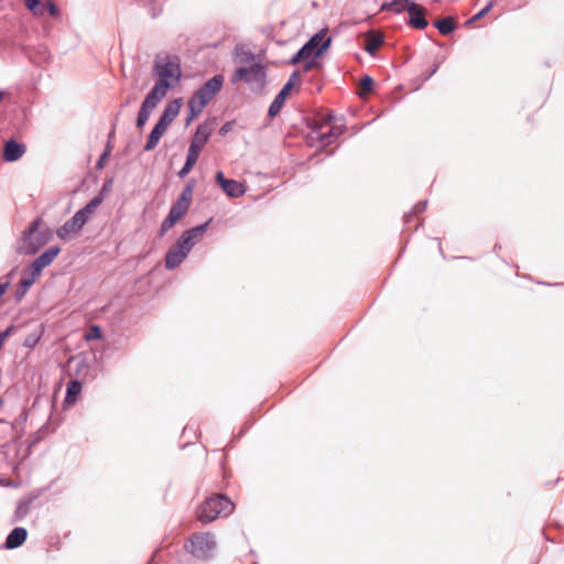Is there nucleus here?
<instances>
[{
  "label": "nucleus",
  "mask_w": 564,
  "mask_h": 564,
  "mask_svg": "<svg viewBox=\"0 0 564 564\" xmlns=\"http://www.w3.org/2000/svg\"><path fill=\"white\" fill-rule=\"evenodd\" d=\"M152 75L154 85L147 93L160 100L174 89L182 80L183 72L178 55H156L153 61Z\"/></svg>",
  "instance_id": "obj_1"
},
{
  "label": "nucleus",
  "mask_w": 564,
  "mask_h": 564,
  "mask_svg": "<svg viewBox=\"0 0 564 564\" xmlns=\"http://www.w3.org/2000/svg\"><path fill=\"white\" fill-rule=\"evenodd\" d=\"M54 237L52 228L44 223L42 217H35L28 224L17 241L15 252L18 254L34 256L42 247L47 245Z\"/></svg>",
  "instance_id": "obj_2"
},
{
  "label": "nucleus",
  "mask_w": 564,
  "mask_h": 564,
  "mask_svg": "<svg viewBox=\"0 0 564 564\" xmlns=\"http://www.w3.org/2000/svg\"><path fill=\"white\" fill-rule=\"evenodd\" d=\"M230 83L232 85L238 83L247 84L252 94L262 96L265 94L269 85L268 67L263 63L236 67L231 75Z\"/></svg>",
  "instance_id": "obj_3"
},
{
  "label": "nucleus",
  "mask_w": 564,
  "mask_h": 564,
  "mask_svg": "<svg viewBox=\"0 0 564 564\" xmlns=\"http://www.w3.org/2000/svg\"><path fill=\"white\" fill-rule=\"evenodd\" d=\"M235 510V503L226 494L207 497L196 509V518L202 523H210L219 517H228Z\"/></svg>",
  "instance_id": "obj_4"
},
{
  "label": "nucleus",
  "mask_w": 564,
  "mask_h": 564,
  "mask_svg": "<svg viewBox=\"0 0 564 564\" xmlns=\"http://www.w3.org/2000/svg\"><path fill=\"white\" fill-rule=\"evenodd\" d=\"M380 10L406 13L404 22L412 29L425 30L429 26L426 9L420 2H381Z\"/></svg>",
  "instance_id": "obj_5"
},
{
  "label": "nucleus",
  "mask_w": 564,
  "mask_h": 564,
  "mask_svg": "<svg viewBox=\"0 0 564 564\" xmlns=\"http://www.w3.org/2000/svg\"><path fill=\"white\" fill-rule=\"evenodd\" d=\"M216 546V538L212 532H195L184 543V550L202 561L212 560Z\"/></svg>",
  "instance_id": "obj_6"
},
{
  "label": "nucleus",
  "mask_w": 564,
  "mask_h": 564,
  "mask_svg": "<svg viewBox=\"0 0 564 564\" xmlns=\"http://www.w3.org/2000/svg\"><path fill=\"white\" fill-rule=\"evenodd\" d=\"M328 26L322 28L319 31L314 33L289 59L290 65H297L307 57L313 56L317 50L327 41H329V47L332 46V36H326Z\"/></svg>",
  "instance_id": "obj_7"
},
{
  "label": "nucleus",
  "mask_w": 564,
  "mask_h": 564,
  "mask_svg": "<svg viewBox=\"0 0 564 564\" xmlns=\"http://www.w3.org/2000/svg\"><path fill=\"white\" fill-rule=\"evenodd\" d=\"M301 82L302 79L300 77L299 70H294L290 75L289 79L284 83L282 88L279 90V93L275 95L268 108L267 118L270 121L281 112L291 91L300 89Z\"/></svg>",
  "instance_id": "obj_8"
},
{
  "label": "nucleus",
  "mask_w": 564,
  "mask_h": 564,
  "mask_svg": "<svg viewBox=\"0 0 564 564\" xmlns=\"http://www.w3.org/2000/svg\"><path fill=\"white\" fill-rule=\"evenodd\" d=\"M225 76L223 74H215L206 82H204L191 96V98L207 107L215 96L223 89Z\"/></svg>",
  "instance_id": "obj_9"
},
{
  "label": "nucleus",
  "mask_w": 564,
  "mask_h": 564,
  "mask_svg": "<svg viewBox=\"0 0 564 564\" xmlns=\"http://www.w3.org/2000/svg\"><path fill=\"white\" fill-rule=\"evenodd\" d=\"M194 247L181 235L169 248L164 257V267L172 271L182 264Z\"/></svg>",
  "instance_id": "obj_10"
},
{
  "label": "nucleus",
  "mask_w": 564,
  "mask_h": 564,
  "mask_svg": "<svg viewBox=\"0 0 564 564\" xmlns=\"http://www.w3.org/2000/svg\"><path fill=\"white\" fill-rule=\"evenodd\" d=\"M216 117H209L198 123L195 128L189 145H194V148L196 147L198 150L203 151L214 132V124L216 123Z\"/></svg>",
  "instance_id": "obj_11"
},
{
  "label": "nucleus",
  "mask_w": 564,
  "mask_h": 564,
  "mask_svg": "<svg viewBox=\"0 0 564 564\" xmlns=\"http://www.w3.org/2000/svg\"><path fill=\"white\" fill-rule=\"evenodd\" d=\"M343 131L344 128H338L336 126L330 127L326 132H323L322 127L318 124H316L315 128H312V131L308 134V138L312 141V145H314V142L321 144L319 150L312 158L317 155L321 151H324L327 145H329L343 133Z\"/></svg>",
  "instance_id": "obj_12"
},
{
  "label": "nucleus",
  "mask_w": 564,
  "mask_h": 564,
  "mask_svg": "<svg viewBox=\"0 0 564 564\" xmlns=\"http://www.w3.org/2000/svg\"><path fill=\"white\" fill-rule=\"evenodd\" d=\"M215 182L230 198H239L246 194L245 184L234 178H227L223 171L215 173Z\"/></svg>",
  "instance_id": "obj_13"
},
{
  "label": "nucleus",
  "mask_w": 564,
  "mask_h": 564,
  "mask_svg": "<svg viewBox=\"0 0 564 564\" xmlns=\"http://www.w3.org/2000/svg\"><path fill=\"white\" fill-rule=\"evenodd\" d=\"M162 100L147 94L140 105L139 111L135 118V127L142 130L149 121L151 113L158 107Z\"/></svg>",
  "instance_id": "obj_14"
},
{
  "label": "nucleus",
  "mask_w": 564,
  "mask_h": 564,
  "mask_svg": "<svg viewBox=\"0 0 564 564\" xmlns=\"http://www.w3.org/2000/svg\"><path fill=\"white\" fill-rule=\"evenodd\" d=\"M183 102L184 100L182 97H176L170 100L163 108L156 121L169 128L180 115Z\"/></svg>",
  "instance_id": "obj_15"
},
{
  "label": "nucleus",
  "mask_w": 564,
  "mask_h": 564,
  "mask_svg": "<svg viewBox=\"0 0 564 564\" xmlns=\"http://www.w3.org/2000/svg\"><path fill=\"white\" fill-rule=\"evenodd\" d=\"M25 152L26 145L24 142L10 138L4 142L2 155L6 162L12 163L20 160Z\"/></svg>",
  "instance_id": "obj_16"
},
{
  "label": "nucleus",
  "mask_w": 564,
  "mask_h": 564,
  "mask_svg": "<svg viewBox=\"0 0 564 564\" xmlns=\"http://www.w3.org/2000/svg\"><path fill=\"white\" fill-rule=\"evenodd\" d=\"M84 228L79 219L73 215L61 227L56 229V236L64 241L70 239L72 235H78Z\"/></svg>",
  "instance_id": "obj_17"
},
{
  "label": "nucleus",
  "mask_w": 564,
  "mask_h": 564,
  "mask_svg": "<svg viewBox=\"0 0 564 564\" xmlns=\"http://www.w3.org/2000/svg\"><path fill=\"white\" fill-rule=\"evenodd\" d=\"M28 539V530L23 527H14L7 535L1 549L14 550L20 547Z\"/></svg>",
  "instance_id": "obj_18"
},
{
  "label": "nucleus",
  "mask_w": 564,
  "mask_h": 564,
  "mask_svg": "<svg viewBox=\"0 0 564 564\" xmlns=\"http://www.w3.org/2000/svg\"><path fill=\"white\" fill-rule=\"evenodd\" d=\"M364 36H365L367 43L362 46V50L366 53H368L371 57L376 58L378 56L377 55L378 48L381 47L382 45H384V43H386L384 37L373 29L368 30L364 34Z\"/></svg>",
  "instance_id": "obj_19"
},
{
  "label": "nucleus",
  "mask_w": 564,
  "mask_h": 564,
  "mask_svg": "<svg viewBox=\"0 0 564 564\" xmlns=\"http://www.w3.org/2000/svg\"><path fill=\"white\" fill-rule=\"evenodd\" d=\"M83 381L80 379H72L66 384L65 398H64V406H73L77 403L82 391H83Z\"/></svg>",
  "instance_id": "obj_20"
},
{
  "label": "nucleus",
  "mask_w": 564,
  "mask_h": 564,
  "mask_svg": "<svg viewBox=\"0 0 564 564\" xmlns=\"http://www.w3.org/2000/svg\"><path fill=\"white\" fill-rule=\"evenodd\" d=\"M214 217H209L206 221L187 228L181 235L193 246L197 243L198 239L204 236V234L208 230L210 224L213 223Z\"/></svg>",
  "instance_id": "obj_21"
},
{
  "label": "nucleus",
  "mask_w": 564,
  "mask_h": 564,
  "mask_svg": "<svg viewBox=\"0 0 564 564\" xmlns=\"http://www.w3.org/2000/svg\"><path fill=\"white\" fill-rule=\"evenodd\" d=\"M329 50V41L325 42L318 50L317 52L311 56V57H307L305 58L304 61H302L304 64H303V72L304 73H307L314 68H317V67H322L323 64L322 62L319 61L321 57H323Z\"/></svg>",
  "instance_id": "obj_22"
},
{
  "label": "nucleus",
  "mask_w": 564,
  "mask_h": 564,
  "mask_svg": "<svg viewBox=\"0 0 564 564\" xmlns=\"http://www.w3.org/2000/svg\"><path fill=\"white\" fill-rule=\"evenodd\" d=\"M433 25L442 35H449L453 32H455L458 28H460L457 18L453 15H447L444 19L437 20L433 23Z\"/></svg>",
  "instance_id": "obj_23"
},
{
  "label": "nucleus",
  "mask_w": 564,
  "mask_h": 564,
  "mask_svg": "<svg viewBox=\"0 0 564 564\" xmlns=\"http://www.w3.org/2000/svg\"><path fill=\"white\" fill-rule=\"evenodd\" d=\"M37 498V496L22 497L18 503L13 513L12 522L22 521L30 512L31 505Z\"/></svg>",
  "instance_id": "obj_24"
},
{
  "label": "nucleus",
  "mask_w": 564,
  "mask_h": 564,
  "mask_svg": "<svg viewBox=\"0 0 564 564\" xmlns=\"http://www.w3.org/2000/svg\"><path fill=\"white\" fill-rule=\"evenodd\" d=\"M61 247L58 245L50 246L42 253H40L35 260L43 269L51 265L56 257L61 253Z\"/></svg>",
  "instance_id": "obj_25"
},
{
  "label": "nucleus",
  "mask_w": 564,
  "mask_h": 564,
  "mask_svg": "<svg viewBox=\"0 0 564 564\" xmlns=\"http://www.w3.org/2000/svg\"><path fill=\"white\" fill-rule=\"evenodd\" d=\"M192 202V198L180 194L176 200L172 203L169 212L182 219L189 209Z\"/></svg>",
  "instance_id": "obj_26"
},
{
  "label": "nucleus",
  "mask_w": 564,
  "mask_h": 564,
  "mask_svg": "<svg viewBox=\"0 0 564 564\" xmlns=\"http://www.w3.org/2000/svg\"><path fill=\"white\" fill-rule=\"evenodd\" d=\"M235 54L240 63L248 64V66H251L256 63H262L258 55H256L250 50H247L243 45H236Z\"/></svg>",
  "instance_id": "obj_27"
},
{
  "label": "nucleus",
  "mask_w": 564,
  "mask_h": 564,
  "mask_svg": "<svg viewBox=\"0 0 564 564\" xmlns=\"http://www.w3.org/2000/svg\"><path fill=\"white\" fill-rule=\"evenodd\" d=\"M205 108L206 107H202L198 101L189 97L187 100L185 128L189 127Z\"/></svg>",
  "instance_id": "obj_28"
},
{
  "label": "nucleus",
  "mask_w": 564,
  "mask_h": 564,
  "mask_svg": "<svg viewBox=\"0 0 564 564\" xmlns=\"http://www.w3.org/2000/svg\"><path fill=\"white\" fill-rule=\"evenodd\" d=\"M45 333V327L43 324L37 325L23 340V346L30 349H33L37 346L41 338Z\"/></svg>",
  "instance_id": "obj_29"
},
{
  "label": "nucleus",
  "mask_w": 564,
  "mask_h": 564,
  "mask_svg": "<svg viewBox=\"0 0 564 564\" xmlns=\"http://www.w3.org/2000/svg\"><path fill=\"white\" fill-rule=\"evenodd\" d=\"M43 268L35 260H32L24 269L22 276L29 279L31 282L35 283L36 280L42 275Z\"/></svg>",
  "instance_id": "obj_30"
},
{
  "label": "nucleus",
  "mask_w": 564,
  "mask_h": 564,
  "mask_svg": "<svg viewBox=\"0 0 564 564\" xmlns=\"http://www.w3.org/2000/svg\"><path fill=\"white\" fill-rule=\"evenodd\" d=\"M180 220L178 217L169 212L160 225L158 236L160 238L164 237Z\"/></svg>",
  "instance_id": "obj_31"
},
{
  "label": "nucleus",
  "mask_w": 564,
  "mask_h": 564,
  "mask_svg": "<svg viewBox=\"0 0 564 564\" xmlns=\"http://www.w3.org/2000/svg\"><path fill=\"white\" fill-rule=\"evenodd\" d=\"M33 284L29 279L22 276L14 289V301L17 303L21 302Z\"/></svg>",
  "instance_id": "obj_32"
},
{
  "label": "nucleus",
  "mask_w": 564,
  "mask_h": 564,
  "mask_svg": "<svg viewBox=\"0 0 564 564\" xmlns=\"http://www.w3.org/2000/svg\"><path fill=\"white\" fill-rule=\"evenodd\" d=\"M427 199H422L417 202L409 212H406L403 216L404 225L408 226L417 214H421L426 210Z\"/></svg>",
  "instance_id": "obj_33"
},
{
  "label": "nucleus",
  "mask_w": 564,
  "mask_h": 564,
  "mask_svg": "<svg viewBox=\"0 0 564 564\" xmlns=\"http://www.w3.org/2000/svg\"><path fill=\"white\" fill-rule=\"evenodd\" d=\"M84 339L89 343V341H94V340H101L104 339V329L100 325H97V324H93L91 326H89L85 334H84Z\"/></svg>",
  "instance_id": "obj_34"
},
{
  "label": "nucleus",
  "mask_w": 564,
  "mask_h": 564,
  "mask_svg": "<svg viewBox=\"0 0 564 564\" xmlns=\"http://www.w3.org/2000/svg\"><path fill=\"white\" fill-rule=\"evenodd\" d=\"M26 9L36 18L45 17L46 4H55V2H24Z\"/></svg>",
  "instance_id": "obj_35"
},
{
  "label": "nucleus",
  "mask_w": 564,
  "mask_h": 564,
  "mask_svg": "<svg viewBox=\"0 0 564 564\" xmlns=\"http://www.w3.org/2000/svg\"><path fill=\"white\" fill-rule=\"evenodd\" d=\"M112 150H113V144L110 142V140H107L104 151L101 152L98 160L96 161V164H95L96 170L100 171L105 167L106 162L111 156Z\"/></svg>",
  "instance_id": "obj_36"
},
{
  "label": "nucleus",
  "mask_w": 564,
  "mask_h": 564,
  "mask_svg": "<svg viewBox=\"0 0 564 564\" xmlns=\"http://www.w3.org/2000/svg\"><path fill=\"white\" fill-rule=\"evenodd\" d=\"M55 429H50V423L46 422L44 425H42L29 440V447L35 446L37 443H40L46 434L50 432H53Z\"/></svg>",
  "instance_id": "obj_37"
},
{
  "label": "nucleus",
  "mask_w": 564,
  "mask_h": 564,
  "mask_svg": "<svg viewBox=\"0 0 564 564\" xmlns=\"http://www.w3.org/2000/svg\"><path fill=\"white\" fill-rule=\"evenodd\" d=\"M142 9L152 18L156 19L163 13L162 2H141Z\"/></svg>",
  "instance_id": "obj_38"
},
{
  "label": "nucleus",
  "mask_w": 564,
  "mask_h": 564,
  "mask_svg": "<svg viewBox=\"0 0 564 564\" xmlns=\"http://www.w3.org/2000/svg\"><path fill=\"white\" fill-rule=\"evenodd\" d=\"M495 4H496V2H487V4L484 8H481L478 12H476L464 24L466 26H468V25H471L473 23H475L476 21L482 19L486 14H488L491 11V9L494 8Z\"/></svg>",
  "instance_id": "obj_39"
},
{
  "label": "nucleus",
  "mask_w": 564,
  "mask_h": 564,
  "mask_svg": "<svg viewBox=\"0 0 564 564\" xmlns=\"http://www.w3.org/2000/svg\"><path fill=\"white\" fill-rule=\"evenodd\" d=\"M359 85L365 93H372L376 87V82L372 76L365 74L360 77Z\"/></svg>",
  "instance_id": "obj_40"
},
{
  "label": "nucleus",
  "mask_w": 564,
  "mask_h": 564,
  "mask_svg": "<svg viewBox=\"0 0 564 564\" xmlns=\"http://www.w3.org/2000/svg\"><path fill=\"white\" fill-rule=\"evenodd\" d=\"M200 153H202V151L198 150L196 147L194 148V145H188L184 163L195 166V164L197 163V161L199 159Z\"/></svg>",
  "instance_id": "obj_41"
},
{
  "label": "nucleus",
  "mask_w": 564,
  "mask_h": 564,
  "mask_svg": "<svg viewBox=\"0 0 564 564\" xmlns=\"http://www.w3.org/2000/svg\"><path fill=\"white\" fill-rule=\"evenodd\" d=\"M113 176L106 177L100 189L98 191V195L101 196L104 199L109 195V193L112 189L113 185Z\"/></svg>",
  "instance_id": "obj_42"
},
{
  "label": "nucleus",
  "mask_w": 564,
  "mask_h": 564,
  "mask_svg": "<svg viewBox=\"0 0 564 564\" xmlns=\"http://www.w3.org/2000/svg\"><path fill=\"white\" fill-rule=\"evenodd\" d=\"M445 61V57L436 56L433 63L432 69L427 70L426 73L422 74V80L426 82L429 80L440 68L441 64Z\"/></svg>",
  "instance_id": "obj_43"
},
{
  "label": "nucleus",
  "mask_w": 564,
  "mask_h": 564,
  "mask_svg": "<svg viewBox=\"0 0 564 564\" xmlns=\"http://www.w3.org/2000/svg\"><path fill=\"white\" fill-rule=\"evenodd\" d=\"M74 215L79 219L82 225L85 226L90 220L94 214L88 208L83 206L77 212H75Z\"/></svg>",
  "instance_id": "obj_44"
},
{
  "label": "nucleus",
  "mask_w": 564,
  "mask_h": 564,
  "mask_svg": "<svg viewBox=\"0 0 564 564\" xmlns=\"http://www.w3.org/2000/svg\"><path fill=\"white\" fill-rule=\"evenodd\" d=\"M104 198L96 194L93 198H90L84 206L88 208L93 214H95L96 209L104 203Z\"/></svg>",
  "instance_id": "obj_45"
},
{
  "label": "nucleus",
  "mask_w": 564,
  "mask_h": 564,
  "mask_svg": "<svg viewBox=\"0 0 564 564\" xmlns=\"http://www.w3.org/2000/svg\"><path fill=\"white\" fill-rule=\"evenodd\" d=\"M167 129L169 128H166L165 126H163L156 121L154 123V126L152 127L150 134L153 135L154 138H158L161 141V139L163 138V135L165 134Z\"/></svg>",
  "instance_id": "obj_46"
},
{
  "label": "nucleus",
  "mask_w": 564,
  "mask_h": 564,
  "mask_svg": "<svg viewBox=\"0 0 564 564\" xmlns=\"http://www.w3.org/2000/svg\"><path fill=\"white\" fill-rule=\"evenodd\" d=\"M196 186V180L195 178H189L185 186L183 187L182 192H181V195L183 196H186V197H189L193 199V193H194V188Z\"/></svg>",
  "instance_id": "obj_47"
},
{
  "label": "nucleus",
  "mask_w": 564,
  "mask_h": 564,
  "mask_svg": "<svg viewBox=\"0 0 564 564\" xmlns=\"http://www.w3.org/2000/svg\"><path fill=\"white\" fill-rule=\"evenodd\" d=\"M159 143H160V140L149 133L147 137V141L143 145V152L153 151L159 145Z\"/></svg>",
  "instance_id": "obj_48"
},
{
  "label": "nucleus",
  "mask_w": 564,
  "mask_h": 564,
  "mask_svg": "<svg viewBox=\"0 0 564 564\" xmlns=\"http://www.w3.org/2000/svg\"><path fill=\"white\" fill-rule=\"evenodd\" d=\"M45 15H48L53 19L61 18V9L57 6V2H55V4H46Z\"/></svg>",
  "instance_id": "obj_49"
},
{
  "label": "nucleus",
  "mask_w": 564,
  "mask_h": 564,
  "mask_svg": "<svg viewBox=\"0 0 564 564\" xmlns=\"http://www.w3.org/2000/svg\"><path fill=\"white\" fill-rule=\"evenodd\" d=\"M236 126V120L226 121L218 130V134L220 137H226L230 131L234 130Z\"/></svg>",
  "instance_id": "obj_50"
},
{
  "label": "nucleus",
  "mask_w": 564,
  "mask_h": 564,
  "mask_svg": "<svg viewBox=\"0 0 564 564\" xmlns=\"http://www.w3.org/2000/svg\"><path fill=\"white\" fill-rule=\"evenodd\" d=\"M17 271L18 267L12 268L9 272H7L0 278V282H7L9 289L12 284V279L15 275Z\"/></svg>",
  "instance_id": "obj_51"
},
{
  "label": "nucleus",
  "mask_w": 564,
  "mask_h": 564,
  "mask_svg": "<svg viewBox=\"0 0 564 564\" xmlns=\"http://www.w3.org/2000/svg\"><path fill=\"white\" fill-rule=\"evenodd\" d=\"M14 325H9L3 330H1L0 343L4 345L6 340L13 334Z\"/></svg>",
  "instance_id": "obj_52"
},
{
  "label": "nucleus",
  "mask_w": 564,
  "mask_h": 564,
  "mask_svg": "<svg viewBox=\"0 0 564 564\" xmlns=\"http://www.w3.org/2000/svg\"><path fill=\"white\" fill-rule=\"evenodd\" d=\"M194 166L192 165H188L186 163L183 164V166L177 171L176 175L180 177V178H184L186 177L191 171L193 170Z\"/></svg>",
  "instance_id": "obj_53"
},
{
  "label": "nucleus",
  "mask_w": 564,
  "mask_h": 564,
  "mask_svg": "<svg viewBox=\"0 0 564 564\" xmlns=\"http://www.w3.org/2000/svg\"><path fill=\"white\" fill-rule=\"evenodd\" d=\"M119 115H120V113H117V115H116L115 121H113V123H112V126H111V129H110V131H109V133H108V138H107V140H110V142H111V143H112V140H113L115 134H116L117 120H118V118H119Z\"/></svg>",
  "instance_id": "obj_54"
},
{
  "label": "nucleus",
  "mask_w": 564,
  "mask_h": 564,
  "mask_svg": "<svg viewBox=\"0 0 564 564\" xmlns=\"http://www.w3.org/2000/svg\"><path fill=\"white\" fill-rule=\"evenodd\" d=\"M127 340H128L127 338H118V339H115V340L112 341V347H113L115 349H121V348H123V347L126 346Z\"/></svg>",
  "instance_id": "obj_55"
},
{
  "label": "nucleus",
  "mask_w": 564,
  "mask_h": 564,
  "mask_svg": "<svg viewBox=\"0 0 564 564\" xmlns=\"http://www.w3.org/2000/svg\"><path fill=\"white\" fill-rule=\"evenodd\" d=\"M325 122L327 124H335L336 116H335L334 111H332V110L327 111L326 117H325Z\"/></svg>",
  "instance_id": "obj_56"
},
{
  "label": "nucleus",
  "mask_w": 564,
  "mask_h": 564,
  "mask_svg": "<svg viewBox=\"0 0 564 564\" xmlns=\"http://www.w3.org/2000/svg\"><path fill=\"white\" fill-rule=\"evenodd\" d=\"M8 284L7 282H0V299L7 293L8 291Z\"/></svg>",
  "instance_id": "obj_57"
},
{
  "label": "nucleus",
  "mask_w": 564,
  "mask_h": 564,
  "mask_svg": "<svg viewBox=\"0 0 564 564\" xmlns=\"http://www.w3.org/2000/svg\"><path fill=\"white\" fill-rule=\"evenodd\" d=\"M194 433L195 435L197 434L196 430L194 429L193 425L191 424H187L184 429H183V434H186V433Z\"/></svg>",
  "instance_id": "obj_58"
},
{
  "label": "nucleus",
  "mask_w": 564,
  "mask_h": 564,
  "mask_svg": "<svg viewBox=\"0 0 564 564\" xmlns=\"http://www.w3.org/2000/svg\"><path fill=\"white\" fill-rule=\"evenodd\" d=\"M240 438H238L237 434H234L232 437H231V441L229 442V444L227 445V447H235V444L236 442H238Z\"/></svg>",
  "instance_id": "obj_59"
},
{
  "label": "nucleus",
  "mask_w": 564,
  "mask_h": 564,
  "mask_svg": "<svg viewBox=\"0 0 564 564\" xmlns=\"http://www.w3.org/2000/svg\"><path fill=\"white\" fill-rule=\"evenodd\" d=\"M435 240H437V242H438V251H440L441 256L445 259L446 256H445L444 250L442 248L441 239L440 238H435Z\"/></svg>",
  "instance_id": "obj_60"
},
{
  "label": "nucleus",
  "mask_w": 564,
  "mask_h": 564,
  "mask_svg": "<svg viewBox=\"0 0 564 564\" xmlns=\"http://www.w3.org/2000/svg\"><path fill=\"white\" fill-rule=\"evenodd\" d=\"M250 429V424L249 423H245L240 430L241 433H243V435L248 432V430Z\"/></svg>",
  "instance_id": "obj_61"
},
{
  "label": "nucleus",
  "mask_w": 564,
  "mask_h": 564,
  "mask_svg": "<svg viewBox=\"0 0 564 564\" xmlns=\"http://www.w3.org/2000/svg\"><path fill=\"white\" fill-rule=\"evenodd\" d=\"M250 429V424L249 423H245L240 430L241 433H243V435L248 432V430Z\"/></svg>",
  "instance_id": "obj_62"
},
{
  "label": "nucleus",
  "mask_w": 564,
  "mask_h": 564,
  "mask_svg": "<svg viewBox=\"0 0 564 564\" xmlns=\"http://www.w3.org/2000/svg\"><path fill=\"white\" fill-rule=\"evenodd\" d=\"M85 366H86L85 361H80L79 364H77V370H76V371H77V373H78V372L80 371V369H82L83 367H85Z\"/></svg>",
  "instance_id": "obj_63"
},
{
  "label": "nucleus",
  "mask_w": 564,
  "mask_h": 564,
  "mask_svg": "<svg viewBox=\"0 0 564 564\" xmlns=\"http://www.w3.org/2000/svg\"><path fill=\"white\" fill-rule=\"evenodd\" d=\"M154 558H155V552L152 554L151 558L149 560L148 564H155L154 563Z\"/></svg>",
  "instance_id": "obj_64"
}]
</instances>
